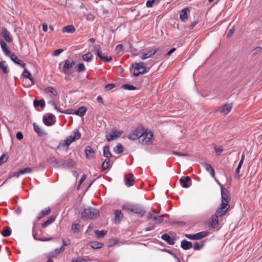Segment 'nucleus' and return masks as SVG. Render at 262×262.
Masks as SVG:
<instances>
[{"label": "nucleus", "mask_w": 262, "mask_h": 262, "mask_svg": "<svg viewBox=\"0 0 262 262\" xmlns=\"http://www.w3.org/2000/svg\"><path fill=\"white\" fill-rule=\"evenodd\" d=\"M82 58L85 61L91 62L93 60V55L91 53L88 52L83 55Z\"/></svg>", "instance_id": "nucleus-38"}, {"label": "nucleus", "mask_w": 262, "mask_h": 262, "mask_svg": "<svg viewBox=\"0 0 262 262\" xmlns=\"http://www.w3.org/2000/svg\"><path fill=\"white\" fill-rule=\"evenodd\" d=\"M232 107V104L226 103L225 105H224L222 107L220 108L218 111L224 114V115H226L231 111Z\"/></svg>", "instance_id": "nucleus-17"}, {"label": "nucleus", "mask_w": 262, "mask_h": 262, "mask_svg": "<svg viewBox=\"0 0 262 262\" xmlns=\"http://www.w3.org/2000/svg\"><path fill=\"white\" fill-rule=\"evenodd\" d=\"M58 112L64 113L66 114H75V110L72 108L67 109L66 111H62L60 109V111H58Z\"/></svg>", "instance_id": "nucleus-55"}, {"label": "nucleus", "mask_w": 262, "mask_h": 262, "mask_svg": "<svg viewBox=\"0 0 262 262\" xmlns=\"http://www.w3.org/2000/svg\"><path fill=\"white\" fill-rule=\"evenodd\" d=\"M11 55V59L16 64L20 66L22 68H25L26 64L23 62L21 60L19 59L18 57L14 54Z\"/></svg>", "instance_id": "nucleus-25"}, {"label": "nucleus", "mask_w": 262, "mask_h": 262, "mask_svg": "<svg viewBox=\"0 0 262 262\" xmlns=\"http://www.w3.org/2000/svg\"><path fill=\"white\" fill-rule=\"evenodd\" d=\"M2 235L4 237H7L11 235V229L9 226H6L4 228L3 230L1 232Z\"/></svg>", "instance_id": "nucleus-34"}, {"label": "nucleus", "mask_w": 262, "mask_h": 262, "mask_svg": "<svg viewBox=\"0 0 262 262\" xmlns=\"http://www.w3.org/2000/svg\"><path fill=\"white\" fill-rule=\"evenodd\" d=\"M94 233L97 235V238H103L105 235L107 233V231L106 230H101L99 231V230H94Z\"/></svg>", "instance_id": "nucleus-41"}, {"label": "nucleus", "mask_w": 262, "mask_h": 262, "mask_svg": "<svg viewBox=\"0 0 262 262\" xmlns=\"http://www.w3.org/2000/svg\"><path fill=\"white\" fill-rule=\"evenodd\" d=\"M164 215H155L153 217V220L155 221L157 223L160 224L163 222V217Z\"/></svg>", "instance_id": "nucleus-50"}, {"label": "nucleus", "mask_w": 262, "mask_h": 262, "mask_svg": "<svg viewBox=\"0 0 262 262\" xmlns=\"http://www.w3.org/2000/svg\"><path fill=\"white\" fill-rule=\"evenodd\" d=\"M190 12L188 7H185L180 12V18L182 22H185L188 19L187 13Z\"/></svg>", "instance_id": "nucleus-13"}, {"label": "nucleus", "mask_w": 262, "mask_h": 262, "mask_svg": "<svg viewBox=\"0 0 262 262\" xmlns=\"http://www.w3.org/2000/svg\"><path fill=\"white\" fill-rule=\"evenodd\" d=\"M95 53L96 55H97L104 62H110L112 60V56H104L101 52L100 50V49L98 48L97 50H95Z\"/></svg>", "instance_id": "nucleus-14"}, {"label": "nucleus", "mask_w": 262, "mask_h": 262, "mask_svg": "<svg viewBox=\"0 0 262 262\" xmlns=\"http://www.w3.org/2000/svg\"><path fill=\"white\" fill-rule=\"evenodd\" d=\"M110 160L108 158L106 159L102 164V168L103 170H105L108 168L110 165Z\"/></svg>", "instance_id": "nucleus-51"}, {"label": "nucleus", "mask_w": 262, "mask_h": 262, "mask_svg": "<svg viewBox=\"0 0 262 262\" xmlns=\"http://www.w3.org/2000/svg\"><path fill=\"white\" fill-rule=\"evenodd\" d=\"M8 160V157L6 155H2L0 157V166L4 163L6 162Z\"/></svg>", "instance_id": "nucleus-59"}, {"label": "nucleus", "mask_w": 262, "mask_h": 262, "mask_svg": "<svg viewBox=\"0 0 262 262\" xmlns=\"http://www.w3.org/2000/svg\"><path fill=\"white\" fill-rule=\"evenodd\" d=\"M86 108L85 106H81L77 110H75V115L82 117L84 115L86 112Z\"/></svg>", "instance_id": "nucleus-30"}, {"label": "nucleus", "mask_w": 262, "mask_h": 262, "mask_svg": "<svg viewBox=\"0 0 262 262\" xmlns=\"http://www.w3.org/2000/svg\"><path fill=\"white\" fill-rule=\"evenodd\" d=\"M114 214L115 215V221L116 223L120 222L123 218V214L120 210H116L114 211Z\"/></svg>", "instance_id": "nucleus-26"}, {"label": "nucleus", "mask_w": 262, "mask_h": 262, "mask_svg": "<svg viewBox=\"0 0 262 262\" xmlns=\"http://www.w3.org/2000/svg\"><path fill=\"white\" fill-rule=\"evenodd\" d=\"M0 70H1L4 74H8L9 72L8 67L5 61H0Z\"/></svg>", "instance_id": "nucleus-28"}, {"label": "nucleus", "mask_w": 262, "mask_h": 262, "mask_svg": "<svg viewBox=\"0 0 262 262\" xmlns=\"http://www.w3.org/2000/svg\"><path fill=\"white\" fill-rule=\"evenodd\" d=\"M230 206L227 205V204L222 203L219 207L216 209L215 214L216 216H222L224 215L229 209Z\"/></svg>", "instance_id": "nucleus-7"}, {"label": "nucleus", "mask_w": 262, "mask_h": 262, "mask_svg": "<svg viewBox=\"0 0 262 262\" xmlns=\"http://www.w3.org/2000/svg\"><path fill=\"white\" fill-rule=\"evenodd\" d=\"M45 91L46 92L52 93L55 96H57L58 94L57 91L52 86H49L46 88L45 89Z\"/></svg>", "instance_id": "nucleus-46"}, {"label": "nucleus", "mask_w": 262, "mask_h": 262, "mask_svg": "<svg viewBox=\"0 0 262 262\" xmlns=\"http://www.w3.org/2000/svg\"><path fill=\"white\" fill-rule=\"evenodd\" d=\"M23 68L24 69V71L22 74V76L24 77L29 79L32 82H33L34 79L32 77L31 73L25 67Z\"/></svg>", "instance_id": "nucleus-36"}, {"label": "nucleus", "mask_w": 262, "mask_h": 262, "mask_svg": "<svg viewBox=\"0 0 262 262\" xmlns=\"http://www.w3.org/2000/svg\"><path fill=\"white\" fill-rule=\"evenodd\" d=\"M243 163H238V164L236 167V171H235V177L237 179V180H239L241 178V175L239 173V170H240V169L242 166Z\"/></svg>", "instance_id": "nucleus-49"}, {"label": "nucleus", "mask_w": 262, "mask_h": 262, "mask_svg": "<svg viewBox=\"0 0 262 262\" xmlns=\"http://www.w3.org/2000/svg\"><path fill=\"white\" fill-rule=\"evenodd\" d=\"M86 157L88 159H92L95 155V152L92 148L90 146H86L85 148Z\"/></svg>", "instance_id": "nucleus-23"}, {"label": "nucleus", "mask_w": 262, "mask_h": 262, "mask_svg": "<svg viewBox=\"0 0 262 262\" xmlns=\"http://www.w3.org/2000/svg\"><path fill=\"white\" fill-rule=\"evenodd\" d=\"M114 151L118 154H120L123 152V147L121 143H118L114 149Z\"/></svg>", "instance_id": "nucleus-43"}, {"label": "nucleus", "mask_w": 262, "mask_h": 262, "mask_svg": "<svg viewBox=\"0 0 262 262\" xmlns=\"http://www.w3.org/2000/svg\"><path fill=\"white\" fill-rule=\"evenodd\" d=\"M32 170L30 167H26L24 169L19 170V173H21V174H24L27 173H31L32 172Z\"/></svg>", "instance_id": "nucleus-56"}, {"label": "nucleus", "mask_w": 262, "mask_h": 262, "mask_svg": "<svg viewBox=\"0 0 262 262\" xmlns=\"http://www.w3.org/2000/svg\"><path fill=\"white\" fill-rule=\"evenodd\" d=\"M208 234L209 232L208 231H204L198 232L194 234H185V236L189 239L196 241L206 237Z\"/></svg>", "instance_id": "nucleus-4"}, {"label": "nucleus", "mask_w": 262, "mask_h": 262, "mask_svg": "<svg viewBox=\"0 0 262 262\" xmlns=\"http://www.w3.org/2000/svg\"><path fill=\"white\" fill-rule=\"evenodd\" d=\"M172 154L175 156H180V157H184V156H188V154H187L186 153H183V152H179V151H172Z\"/></svg>", "instance_id": "nucleus-61"}, {"label": "nucleus", "mask_w": 262, "mask_h": 262, "mask_svg": "<svg viewBox=\"0 0 262 262\" xmlns=\"http://www.w3.org/2000/svg\"><path fill=\"white\" fill-rule=\"evenodd\" d=\"M125 184L127 186H133L134 184V175L132 173L129 174L128 176L125 174Z\"/></svg>", "instance_id": "nucleus-18"}, {"label": "nucleus", "mask_w": 262, "mask_h": 262, "mask_svg": "<svg viewBox=\"0 0 262 262\" xmlns=\"http://www.w3.org/2000/svg\"><path fill=\"white\" fill-rule=\"evenodd\" d=\"M49 162L53 166L58 164V161L54 156H50L49 159Z\"/></svg>", "instance_id": "nucleus-53"}, {"label": "nucleus", "mask_w": 262, "mask_h": 262, "mask_svg": "<svg viewBox=\"0 0 262 262\" xmlns=\"http://www.w3.org/2000/svg\"><path fill=\"white\" fill-rule=\"evenodd\" d=\"M158 51L159 49L158 48L151 49L150 50H149L147 53H142V55H140V58L143 60H145L146 59L152 57L157 53V56H158L159 55H160L161 54V52L158 53Z\"/></svg>", "instance_id": "nucleus-6"}, {"label": "nucleus", "mask_w": 262, "mask_h": 262, "mask_svg": "<svg viewBox=\"0 0 262 262\" xmlns=\"http://www.w3.org/2000/svg\"><path fill=\"white\" fill-rule=\"evenodd\" d=\"M153 137L152 132H142V135L140 139V142L142 144H147L150 142Z\"/></svg>", "instance_id": "nucleus-5"}, {"label": "nucleus", "mask_w": 262, "mask_h": 262, "mask_svg": "<svg viewBox=\"0 0 262 262\" xmlns=\"http://www.w3.org/2000/svg\"><path fill=\"white\" fill-rule=\"evenodd\" d=\"M122 132L116 129L113 130L109 134L106 135V139L108 141H112L119 137L122 134Z\"/></svg>", "instance_id": "nucleus-8"}, {"label": "nucleus", "mask_w": 262, "mask_h": 262, "mask_svg": "<svg viewBox=\"0 0 262 262\" xmlns=\"http://www.w3.org/2000/svg\"><path fill=\"white\" fill-rule=\"evenodd\" d=\"M103 151L104 156L107 158L108 159L113 156L112 153L110 151V147L108 145H105L104 146Z\"/></svg>", "instance_id": "nucleus-35"}, {"label": "nucleus", "mask_w": 262, "mask_h": 262, "mask_svg": "<svg viewBox=\"0 0 262 262\" xmlns=\"http://www.w3.org/2000/svg\"><path fill=\"white\" fill-rule=\"evenodd\" d=\"M75 69L77 72L81 73L84 71L85 68L83 63H80L76 66Z\"/></svg>", "instance_id": "nucleus-45"}, {"label": "nucleus", "mask_w": 262, "mask_h": 262, "mask_svg": "<svg viewBox=\"0 0 262 262\" xmlns=\"http://www.w3.org/2000/svg\"><path fill=\"white\" fill-rule=\"evenodd\" d=\"M201 165L210 173L212 178H215L214 170L211 165L205 162L201 163Z\"/></svg>", "instance_id": "nucleus-15"}, {"label": "nucleus", "mask_w": 262, "mask_h": 262, "mask_svg": "<svg viewBox=\"0 0 262 262\" xmlns=\"http://www.w3.org/2000/svg\"><path fill=\"white\" fill-rule=\"evenodd\" d=\"M199 23V20L196 19L192 21L190 25L187 26V28L189 29H192L194 28V27L196 25V24Z\"/></svg>", "instance_id": "nucleus-60"}, {"label": "nucleus", "mask_w": 262, "mask_h": 262, "mask_svg": "<svg viewBox=\"0 0 262 262\" xmlns=\"http://www.w3.org/2000/svg\"><path fill=\"white\" fill-rule=\"evenodd\" d=\"M122 209L128 213L136 214L138 217H143L146 211L144 207L138 204L126 203L123 205Z\"/></svg>", "instance_id": "nucleus-1"}, {"label": "nucleus", "mask_w": 262, "mask_h": 262, "mask_svg": "<svg viewBox=\"0 0 262 262\" xmlns=\"http://www.w3.org/2000/svg\"><path fill=\"white\" fill-rule=\"evenodd\" d=\"M193 244L191 242L183 239L181 242V247L184 250H188L192 247Z\"/></svg>", "instance_id": "nucleus-24"}, {"label": "nucleus", "mask_w": 262, "mask_h": 262, "mask_svg": "<svg viewBox=\"0 0 262 262\" xmlns=\"http://www.w3.org/2000/svg\"><path fill=\"white\" fill-rule=\"evenodd\" d=\"M158 213V212L155 210V209H152L151 211H149L148 213V214L147 215V220H153V217L155 215H154V214H155V215H157Z\"/></svg>", "instance_id": "nucleus-48"}, {"label": "nucleus", "mask_w": 262, "mask_h": 262, "mask_svg": "<svg viewBox=\"0 0 262 262\" xmlns=\"http://www.w3.org/2000/svg\"><path fill=\"white\" fill-rule=\"evenodd\" d=\"M51 209L49 207L48 208L45 209L44 210H42L38 214V219L40 220L42 217H43L44 216L47 215L49 214L50 213Z\"/></svg>", "instance_id": "nucleus-39"}, {"label": "nucleus", "mask_w": 262, "mask_h": 262, "mask_svg": "<svg viewBox=\"0 0 262 262\" xmlns=\"http://www.w3.org/2000/svg\"><path fill=\"white\" fill-rule=\"evenodd\" d=\"M2 33L3 35V37L7 42H11L12 41V38L10 36V34L6 28H3Z\"/></svg>", "instance_id": "nucleus-20"}, {"label": "nucleus", "mask_w": 262, "mask_h": 262, "mask_svg": "<svg viewBox=\"0 0 262 262\" xmlns=\"http://www.w3.org/2000/svg\"><path fill=\"white\" fill-rule=\"evenodd\" d=\"M99 216V212L98 210L93 207H88L84 209L81 214V217L84 220L95 219Z\"/></svg>", "instance_id": "nucleus-3"}, {"label": "nucleus", "mask_w": 262, "mask_h": 262, "mask_svg": "<svg viewBox=\"0 0 262 262\" xmlns=\"http://www.w3.org/2000/svg\"><path fill=\"white\" fill-rule=\"evenodd\" d=\"M73 262H90V260L81 257H78L75 261H73Z\"/></svg>", "instance_id": "nucleus-64"}, {"label": "nucleus", "mask_w": 262, "mask_h": 262, "mask_svg": "<svg viewBox=\"0 0 262 262\" xmlns=\"http://www.w3.org/2000/svg\"><path fill=\"white\" fill-rule=\"evenodd\" d=\"M72 142H73L72 140H71V139L70 138V137H68V138L64 141L62 145L63 146L68 147Z\"/></svg>", "instance_id": "nucleus-58"}, {"label": "nucleus", "mask_w": 262, "mask_h": 262, "mask_svg": "<svg viewBox=\"0 0 262 262\" xmlns=\"http://www.w3.org/2000/svg\"><path fill=\"white\" fill-rule=\"evenodd\" d=\"M221 195H222V203L227 204V205L230 206L229 202L230 201V197L228 194L227 191L226 189L224 188L222 186L221 188Z\"/></svg>", "instance_id": "nucleus-9"}, {"label": "nucleus", "mask_w": 262, "mask_h": 262, "mask_svg": "<svg viewBox=\"0 0 262 262\" xmlns=\"http://www.w3.org/2000/svg\"><path fill=\"white\" fill-rule=\"evenodd\" d=\"M75 64V62L74 60H71L70 61L67 60L63 65L62 72L66 74L67 73V71L72 68Z\"/></svg>", "instance_id": "nucleus-21"}, {"label": "nucleus", "mask_w": 262, "mask_h": 262, "mask_svg": "<svg viewBox=\"0 0 262 262\" xmlns=\"http://www.w3.org/2000/svg\"><path fill=\"white\" fill-rule=\"evenodd\" d=\"M69 137L71 140H72L73 142H74L76 140L80 139L81 137V133L79 132L78 130L76 129L74 131V135H71Z\"/></svg>", "instance_id": "nucleus-40"}, {"label": "nucleus", "mask_w": 262, "mask_h": 262, "mask_svg": "<svg viewBox=\"0 0 262 262\" xmlns=\"http://www.w3.org/2000/svg\"><path fill=\"white\" fill-rule=\"evenodd\" d=\"M90 246L93 249H99L103 247V244L100 242H93L90 243Z\"/></svg>", "instance_id": "nucleus-44"}, {"label": "nucleus", "mask_w": 262, "mask_h": 262, "mask_svg": "<svg viewBox=\"0 0 262 262\" xmlns=\"http://www.w3.org/2000/svg\"><path fill=\"white\" fill-rule=\"evenodd\" d=\"M122 86L123 88H124L125 90H126L132 91V90H135L137 89V88L135 86L130 85L128 83L124 84L122 85Z\"/></svg>", "instance_id": "nucleus-52"}, {"label": "nucleus", "mask_w": 262, "mask_h": 262, "mask_svg": "<svg viewBox=\"0 0 262 262\" xmlns=\"http://www.w3.org/2000/svg\"><path fill=\"white\" fill-rule=\"evenodd\" d=\"M34 228H35V226L34 225L33 227L32 235H33V238H34V239L37 240V241H39L45 242V241H50L51 239V238H37V235L35 233V231H34Z\"/></svg>", "instance_id": "nucleus-47"}, {"label": "nucleus", "mask_w": 262, "mask_h": 262, "mask_svg": "<svg viewBox=\"0 0 262 262\" xmlns=\"http://www.w3.org/2000/svg\"><path fill=\"white\" fill-rule=\"evenodd\" d=\"M76 29L73 25H68L62 28V32H67L68 33H73L75 32Z\"/></svg>", "instance_id": "nucleus-29"}, {"label": "nucleus", "mask_w": 262, "mask_h": 262, "mask_svg": "<svg viewBox=\"0 0 262 262\" xmlns=\"http://www.w3.org/2000/svg\"><path fill=\"white\" fill-rule=\"evenodd\" d=\"M161 238L167 242L170 245H174L175 242L174 239L171 238L169 235L167 233H164L161 236Z\"/></svg>", "instance_id": "nucleus-27"}, {"label": "nucleus", "mask_w": 262, "mask_h": 262, "mask_svg": "<svg viewBox=\"0 0 262 262\" xmlns=\"http://www.w3.org/2000/svg\"><path fill=\"white\" fill-rule=\"evenodd\" d=\"M214 148L215 153L217 156L220 155L223 151V148L222 146H217L216 145H215L214 146Z\"/></svg>", "instance_id": "nucleus-54"}, {"label": "nucleus", "mask_w": 262, "mask_h": 262, "mask_svg": "<svg viewBox=\"0 0 262 262\" xmlns=\"http://www.w3.org/2000/svg\"><path fill=\"white\" fill-rule=\"evenodd\" d=\"M63 51V49H59L56 50H55V51L52 53V55H53V56H58L60 53H61Z\"/></svg>", "instance_id": "nucleus-62"}, {"label": "nucleus", "mask_w": 262, "mask_h": 262, "mask_svg": "<svg viewBox=\"0 0 262 262\" xmlns=\"http://www.w3.org/2000/svg\"><path fill=\"white\" fill-rule=\"evenodd\" d=\"M55 219L56 217L55 216L51 215L46 221H45L42 224V227L43 228L46 227L47 226L54 222Z\"/></svg>", "instance_id": "nucleus-32"}, {"label": "nucleus", "mask_w": 262, "mask_h": 262, "mask_svg": "<svg viewBox=\"0 0 262 262\" xmlns=\"http://www.w3.org/2000/svg\"><path fill=\"white\" fill-rule=\"evenodd\" d=\"M84 16L85 19L88 21H93L95 18V15L91 13L86 14L84 15Z\"/></svg>", "instance_id": "nucleus-57"}, {"label": "nucleus", "mask_w": 262, "mask_h": 262, "mask_svg": "<svg viewBox=\"0 0 262 262\" xmlns=\"http://www.w3.org/2000/svg\"><path fill=\"white\" fill-rule=\"evenodd\" d=\"M76 163L71 159L61 161L58 165L59 166H62L63 168H70L73 167Z\"/></svg>", "instance_id": "nucleus-12"}, {"label": "nucleus", "mask_w": 262, "mask_h": 262, "mask_svg": "<svg viewBox=\"0 0 262 262\" xmlns=\"http://www.w3.org/2000/svg\"><path fill=\"white\" fill-rule=\"evenodd\" d=\"M80 225L78 223L73 224L71 230L74 233H79L80 231Z\"/></svg>", "instance_id": "nucleus-42"}, {"label": "nucleus", "mask_w": 262, "mask_h": 262, "mask_svg": "<svg viewBox=\"0 0 262 262\" xmlns=\"http://www.w3.org/2000/svg\"><path fill=\"white\" fill-rule=\"evenodd\" d=\"M142 132L143 130L141 129H136L134 130L132 133H130L128 135V138L132 140H135L139 139V140L140 141V139L142 135Z\"/></svg>", "instance_id": "nucleus-10"}, {"label": "nucleus", "mask_w": 262, "mask_h": 262, "mask_svg": "<svg viewBox=\"0 0 262 262\" xmlns=\"http://www.w3.org/2000/svg\"><path fill=\"white\" fill-rule=\"evenodd\" d=\"M154 64V61H149L147 63L143 62L135 63V64L133 65L135 67L134 75L137 77L140 74L147 73L149 71L150 68Z\"/></svg>", "instance_id": "nucleus-2"}, {"label": "nucleus", "mask_w": 262, "mask_h": 262, "mask_svg": "<svg viewBox=\"0 0 262 262\" xmlns=\"http://www.w3.org/2000/svg\"><path fill=\"white\" fill-rule=\"evenodd\" d=\"M33 127L34 130L37 133L38 136H42L46 135L45 132H43L39 127V126L36 124L35 123L33 124Z\"/></svg>", "instance_id": "nucleus-33"}, {"label": "nucleus", "mask_w": 262, "mask_h": 262, "mask_svg": "<svg viewBox=\"0 0 262 262\" xmlns=\"http://www.w3.org/2000/svg\"><path fill=\"white\" fill-rule=\"evenodd\" d=\"M0 45L3 51L5 53L7 56H10L11 55V51L8 49L7 44L3 40H0Z\"/></svg>", "instance_id": "nucleus-22"}, {"label": "nucleus", "mask_w": 262, "mask_h": 262, "mask_svg": "<svg viewBox=\"0 0 262 262\" xmlns=\"http://www.w3.org/2000/svg\"><path fill=\"white\" fill-rule=\"evenodd\" d=\"M188 182H191V178L189 176L183 177L180 179V183L183 188H188L189 185Z\"/></svg>", "instance_id": "nucleus-16"}, {"label": "nucleus", "mask_w": 262, "mask_h": 262, "mask_svg": "<svg viewBox=\"0 0 262 262\" xmlns=\"http://www.w3.org/2000/svg\"><path fill=\"white\" fill-rule=\"evenodd\" d=\"M205 241H201L200 243L194 242L193 244L192 247L195 250H200L202 249L205 245Z\"/></svg>", "instance_id": "nucleus-31"}, {"label": "nucleus", "mask_w": 262, "mask_h": 262, "mask_svg": "<svg viewBox=\"0 0 262 262\" xmlns=\"http://www.w3.org/2000/svg\"><path fill=\"white\" fill-rule=\"evenodd\" d=\"M33 105L35 107H37L38 106L44 107L46 105V103L45 101L42 99H40L39 100H34L33 101Z\"/></svg>", "instance_id": "nucleus-37"}, {"label": "nucleus", "mask_w": 262, "mask_h": 262, "mask_svg": "<svg viewBox=\"0 0 262 262\" xmlns=\"http://www.w3.org/2000/svg\"><path fill=\"white\" fill-rule=\"evenodd\" d=\"M86 175L85 174H84L81 178L80 179L79 182V184H78V185L77 186V188L78 189L80 187V185L82 184V183L85 180V179H86Z\"/></svg>", "instance_id": "nucleus-63"}, {"label": "nucleus", "mask_w": 262, "mask_h": 262, "mask_svg": "<svg viewBox=\"0 0 262 262\" xmlns=\"http://www.w3.org/2000/svg\"><path fill=\"white\" fill-rule=\"evenodd\" d=\"M219 216L216 214L212 215L209 221L210 226L213 228H215L219 225Z\"/></svg>", "instance_id": "nucleus-19"}, {"label": "nucleus", "mask_w": 262, "mask_h": 262, "mask_svg": "<svg viewBox=\"0 0 262 262\" xmlns=\"http://www.w3.org/2000/svg\"><path fill=\"white\" fill-rule=\"evenodd\" d=\"M54 117V116L52 114H49L48 117L46 116H43L42 119L43 123L48 126L53 125L55 122V121L53 120Z\"/></svg>", "instance_id": "nucleus-11"}]
</instances>
